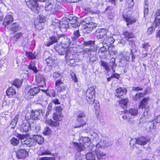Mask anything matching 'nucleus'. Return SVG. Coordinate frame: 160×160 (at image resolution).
<instances>
[{
  "label": "nucleus",
  "mask_w": 160,
  "mask_h": 160,
  "mask_svg": "<svg viewBox=\"0 0 160 160\" xmlns=\"http://www.w3.org/2000/svg\"><path fill=\"white\" fill-rule=\"evenodd\" d=\"M96 87L93 86L89 88L86 92V99L90 104H92L95 97Z\"/></svg>",
  "instance_id": "f257e3e1"
},
{
  "label": "nucleus",
  "mask_w": 160,
  "mask_h": 160,
  "mask_svg": "<svg viewBox=\"0 0 160 160\" xmlns=\"http://www.w3.org/2000/svg\"><path fill=\"white\" fill-rule=\"evenodd\" d=\"M28 7L34 12L37 13L40 9L38 3L36 0H25Z\"/></svg>",
  "instance_id": "f03ea898"
},
{
  "label": "nucleus",
  "mask_w": 160,
  "mask_h": 160,
  "mask_svg": "<svg viewBox=\"0 0 160 160\" xmlns=\"http://www.w3.org/2000/svg\"><path fill=\"white\" fill-rule=\"evenodd\" d=\"M87 119V117L84 112H79L77 116V120L78 122L81 123V124L79 125H76L74 127V128H80L86 124Z\"/></svg>",
  "instance_id": "7ed1b4c3"
},
{
  "label": "nucleus",
  "mask_w": 160,
  "mask_h": 160,
  "mask_svg": "<svg viewBox=\"0 0 160 160\" xmlns=\"http://www.w3.org/2000/svg\"><path fill=\"white\" fill-rule=\"evenodd\" d=\"M88 144H86L81 143L80 144H79L77 143H75V146L78 152L85 150L87 148L86 146L88 147L89 149H90L91 150H92V148L94 147V145H93V144L92 142H90V144L89 145H88Z\"/></svg>",
  "instance_id": "20e7f679"
},
{
  "label": "nucleus",
  "mask_w": 160,
  "mask_h": 160,
  "mask_svg": "<svg viewBox=\"0 0 160 160\" xmlns=\"http://www.w3.org/2000/svg\"><path fill=\"white\" fill-rule=\"evenodd\" d=\"M40 90L38 87H36L31 89L25 94L26 98L27 99L32 98L33 96L39 92Z\"/></svg>",
  "instance_id": "39448f33"
},
{
  "label": "nucleus",
  "mask_w": 160,
  "mask_h": 160,
  "mask_svg": "<svg viewBox=\"0 0 160 160\" xmlns=\"http://www.w3.org/2000/svg\"><path fill=\"white\" fill-rule=\"evenodd\" d=\"M64 46L61 44H57L55 46L54 49L60 55H64L69 50L67 48V47Z\"/></svg>",
  "instance_id": "423d86ee"
},
{
  "label": "nucleus",
  "mask_w": 160,
  "mask_h": 160,
  "mask_svg": "<svg viewBox=\"0 0 160 160\" xmlns=\"http://www.w3.org/2000/svg\"><path fill=\"white\" fill-rule=\"evenodd\" d=\"M62 78L60 79L57 80L55 82L56 89L58 92H61L64 90L65 87L64 84L62 81Z\"/></svg>",
  "instance_id": "0eeeda50"
},
{
  "label": "nucleus",
  "mask_w": 160,
  "mask_h": 160,
  "mask_svg": "<svg viewBox=\"0 0 160 160\" xmlns=\"http://www.w3.org/2000/svg\"><path fill=\"white\" fill-rule=\"evenodd\" d=\"M65 19L63 18L60 21L59 26L57 27L60 29L62 32L66 31L69 27L68 22L66 21Z\"/></svg>",
  "instance_id": "6e6552de"
},
{
  "label": "nucleus",
  "mask_w": 160,
  "mask_h": 160,
  "mask_svg": "<svg viewBox=\"0 0 160 160\" xmlns=\"http://www.w3.org/2000/svg\"><path fill=\"white\" fill-rule=\"evenodd\" d=\"M58 40L61 42V44L65 46V47H68L71 43L70 40L67 37L64 36H61L58 38Z\"/></svg>",
  "instance_id": "1a4fd4ad"
},
{
  "label": "nucleus",
  "mask_w": 160,
  "mask_h": 160,
  "mask_svg": "<svg viewBox=\"0 0 160 160\" xmlns=\"http://www.w3.org/2000/svg\"><path fill=\"white\" fill-rule=\"evenodd\" d=\"M112 145L111 142L102 140L96 145L97 148H107Z\"/></svg>",
  "instance_id": "9d476101"
},
{
  "label": "nucleus",
  "mask_w": 160,
  "mask_h": 160,
  "mask_svg": "<svg viewBox=\"0 0 160 160\" xmlns=\"http://www.w3.org/2000/svg\"><path fill=\"white\" fill-rule=\"evenodd\" d=\"M108 31L104 28L97 29L96 31V33L97 35V38L99 39L104 38L107 36V33Z\"/></svg>",
  "instance_id": "9b49d317"
},
{
  "label": "nucleus",
  "mask_w": 160,
  "mask_h": 160,
  "mask_svg": "<svg viewBox=\"0 0 160 160\" xmlns=\"http://www.w3.org/2000/svg\"><path fill=\"white\" fill-rule=\"evenodd\" d=\"M17 157L18 159L24 158L27 157L28 155V152L24 149L19 150L16 152Z\"/></svg>",
  "instance_id": "f8f14e48"
},
{
  "label": "nucleus",
  "mask_w": 160,
  "mask_h": 160,
  "mask_svg": "<svg viewBox=\"0 0 160 160\" xmlns=\"http://www.w3.org/2000/svg\"><path fill=\"white\" fill-rule=\"evenodd\" d=\"M127 92V89L124 88L120 87L116 90L115 96L120 98L121 97L125 94Z\"/></svg>",
  "instance_id": "ddd939ff"
},
{
  "label": "nucleus",
  "mask_w": 160,
  "mask_h": 160,
  "mask_svg": "<svg viewBox=\"0 0 160 160\" xmlns=\"http://www.w3.org/2000/svg\"><path fill=\"white\" fill-rule=\"evenodd\" d=\"M63 18H65L66 21H68L69 24L70 23L72 24L73 27H75V24H76V23L77 22V18L76 17L73 16L72 15H69L67 17Z\"/></svg>",
  "instance_id": "4468645a"
},
{
  "label": "nucleus",
  "mask_w": 160,
  "mask_h": 160,
  "mask_svg": "<svg viewBox=\"0 0 160 160\" xmlns=\"http://www.w3.org/2000/svg\"><path fill=\"white\" fill-rule=\"evenodd\" d=\"M36 79L39 87H44L46 86L45 79L42 75L37 76Z\"/></svg>",
  "instance_id": "2eb2a0df"
},
{
  "label": "nucleus",
  "mask_w": 160,
  "mask_h": 160,
  "mask_svg": "<svg viewBox=\"0 0 160 160\" xmlns=\"http://www.w3.org/2000/svg\"><path fill=\"white\" fill-rule=\"evenodd\" d=\"M99 148H97L94 151L97 158L98 160H105L103 157L106 155V154L101 151Z\"/></svg>",
  "instance_id": "dca6fc26"
},
{
  "label": "nucleus",
  "mask_w": 160,
  "mask_h": 160,
  "mask_svg": "<svg viewBox=\"0 0 160 160\" xmlns=\"http://www.w3.org/2000/svg\"><path fill=\"white\" fill-rule=\"evenodd\" d=\"M97 26V25L96 24H92L88 25V26H84L85 27L83 29V32L85 33H89L93 30V28Z\"/></svg>",
  "instance_id": "f3484780"
},
{
  "label": "nucleus",
  "mask_w": 160,
  "mask_h": 160,
  "mask_svg": "<svg viewBox=\"0 0 160 160\" xmlns=\"http://www.w3.org/2000/svg\"><path fill=\"white\" fill-rule=\"evenodd\" d=\"M12 16L11 15H7L4 18L3 25L5 26H7L8 25L11 23L13 21Z\"/></svg>",
  "instance_id": "a211bd4d"
},
{
  "label": "nucleus",
  "mask_w": 160,
  "mask_h": 160,
  "mask_svg": "<svg viewBox=\"0 0 160 160\" xmlns=\"http://www.w3.org/2000/svg\"><path fill=\"white\" fill-rule=\"evenodd\" d=\"M21 142L22 144L26 145L28 147H31L34 144V140L30 138L22 141Z\"/></svg>",
  "instance_id": "6ab92c4d"
},
{
  "label": "nucleus",
  "mask_w": 160,
  "mask_h": 160,
  "mask_svg": "<svg viewBox=\"0 0 160 160\" xmlns=\"http://www.w3.org/2000/svg\"><path fill=\"white\" fill-rule=\"evenodd\" d=\"M94 151H90L86 154L87 160H96V155Z\"/></svg>",
  "instance_id": "aec40b11"
},
{
  "label": "nucleus",
  "mask_w": 160,
  "mask_h": 160,
  "mask_svg": "<svg viewBox=\"0 0 160 160\" xmlns=\"http://www.w3.org/2000/svg\"><path fill=\"white\" fill-rule=\"evenodd\" d=\"M30 127L31 124L29 123H23L22 125L21 129L23 132L27 133L31 129Z\"/></svg>",
  "instance_id": "412c9836"
},
{
  "label": "nucleus",
  "mask_w": 160,
  "mask_h": 160,
  "mask_svg": "<svg viewBox=\"0 0 160 160\" xmlns=\"http://www.w3.org/2000/svg\"><path fill=\"white\" fill-rule=\"evenodd\" d=\"M149 140L144 137H142L138 138V144L141 145L146 144Z\"/></svg>",
  "instance_id": "4be33fe9"
},
{
  "label": "nucleus",
  "mask_w": 160,
  "mask_h": 160,
  "mask_svg": "<svg viewBox=\"0 0 160 160\" xmlns=\"http://www.w3.org/2000/svg\"><path fill=\"white\" fill-rule=\"evenodd\" d=\"M41 112L42 110L40 109L32 111L31 113V117L33 119H38Z\"/></svg>",
  "instance_id": "5701e85b"
},
{
  "label": "nucleus",
  "mask_w": 160,
  "mask_h": 160,
  "mask_svg": "<svg viewBox=\"0 0 160 160\" xmlns=\"http://www.w3.org/2000/svg\"><path fill=\"white\" fill-rule=\"evenodd\" d=\"M33 138L34 141L35 140L39 144H41L44 142V138L40 135H35L33 136Z\"/></svg>",
  "instance_id": "b1692460"
},
{
  "label": "nucleus",
  "mask_w": 160,
  "mask_h": 160,
  "mask_svg": "<svg viewBox=\"0 0 160 160\" xmlns=\"http://www.w3.org/2000/svg\"><path fill=\"white\" fill-rule=\"evenodd\" d=\"M54 0H48L46 4V6L45 7V10L47 11L52 12V9L54 4Z\"/></svg>",
  "instance_id": "393cba45"
},
{
  "label": "nucleus",
  "mask_w": 160,
  "mask_h": 160,
  "mask_svg": "<svg viewBox=\"0 0 160 160\" xmlns=\"http://www.w3.org/2000/svg\"><path fill=\"white\" fill-rule=\"evenodd\" d=\"M115 40L112 37H106L104 38L103 41V43H104L107 44H112L114 42Z\"/></svg>",
  "instance_id": "a878e982"
},
{
  "label": "nucleus",
  "mask_w": 160,
  "mask_h": 160,
  "mask_svg": "<svg viewBox=\"0 0 160 160\" xmlns=\"http://www.w3.org/2000/svg\"><path fill=\"white\" fill-rule=\"evenodd\" d=\"M155 16V24L156 27L159 26L160 25V11L159 10L157 11Z\"/></svg>",
  "instance_id": "bb28decb"
},
{
  "label": "nucleus",
  "mask_w": 160,
  "mask_h": 160,
  "mask_svg": "<svg viewBox=\"0 0 160 160\" xmlns=\"http://www.w3.org/2000/svg\"><path fill=\"white\" fill-rule=\"evenodd\" d=\"M16 93V92L13 87H11L7 89L6 94L7 95L9 96L10 97H12L15 95Z\"/></svg>",
  "instance_id": "cd10ccee"
},
{
  "label": "nucleus",
  "mask_w": 160,
  "mask_h": 160,
  "mask_svg": "<svg viewBox=\"0 0 160 160\" xmlns=\"http://www.w3.org/2000/svg\"><path fill=\"white\" fill-rule=\"evenodd\" d=\"M81 22L82 23V24L84 25V26H88V25L90 24H95L92 22V20L90 17L84 18L83 20H82Z\"/></svg>",
  "instance_id": "c85d7f7f"
},
{
  "label": "nucleus",
  "mask_w": 160,
  "mask_h": 160,
  "mask_svg": "<svg viewBox=\"0 0 160 160\" xmlns=\"http://www.w3.org/2000/svg\"><path fill=\"white\" fill-rule=\"evenodd\" d=\"M57 155L58 153H52L49 150L46 149L42 152L39 156L52 155L54 157H57Z\"/></svg>",
  "instance_id": "c756f323"
},
{
  "label": "nucleus",
  "mask_w": 160,
  "mask_h": 160,
  "mask_svg": "<svg viewBox=\"0 0 160 160\" xmlns=\"http://www.w3.org/2000/svg\"><path fill=\"white\" fill-rule=\"evenodd\" d=\"M149 100L148 98H144L143 100L141 102L140 104L139 105L140 108H145L147 105L148 101Z\"/></svg>",
  "instance_id": "7c9ffc66"
},
{
  "label": "nucleus",
  "mask_w": 160,
  "mask_h": 160,
  "mask_svg": "<svg viewBox=\"0 0 160 160\" xmlns=\"http://www.w3.org/2000/svg\"><path fill=\"white\" fill-rule=\"evenodd\" d=\"M63 116L62 114H58L54 113L53 115V118L54 120L56 122H60L62 121Z\"/></svg>",
  "instance_id": "2f4dec72"
},
{
  "label": "nucleus",
  "mask_w": 160,
  "mask_h": 160,
  "mask_svg": "<svg viewBox=\"0 0 160 160\" xmlns=\"http://www.w3.org/2000/svg\"><path fill=\"white\" fill-rule=\"evenodd\" d=\"M50 41H49L45 44V45L47 46H49L54 43L58 42V39L55 36H52L50 38Z\"/></svg>",
  "instance_id": "473e14b6"
},
{
  "label": "nucleus",
  "mask_w": 160,
  "mask_h": 160,
  "mask_svg": "<svg viewBox=\"0 0 160 160\" xmlns=\"http://www.w3.org/2000/svg\"><path fill=\"white\" fill-rule=\"evenodd\" d=\"M74 48H70L69 49L68 51L67 52L66 55L65 56V58L66 59V62L67 61V56L69 58H71L72 57H74V54L73 53H72V51H73Z\"/></svg>",
  "instance_id": "72a5a7b5"
},
{
  "label": "nucleus",
  "mask_w": 160,
  "mask_h": 160,
  "mask_svg": "<svg viewBox=\"0 0 160 160\" xmlns=\"http://www.w3.org/2000/svg\"><path fill=\"white\" fill-rule=\"evenodd\" d=\"M90 61L94 62L98 58V56L96 54V52L94 51H93L90 53Z\"/></svg>",
  "instance_id": "f704fd0d"
},
{
  "label": "nucleus",
  "mask_w": 160,
  "mask_h": 160,
  "mask_svg": "<svg viewBox=\"0 0 160 160\" xmlns=\"http://www.w3.org/2000/svg\"><path fill=\"white\" fill-rule=\"evenodd\" d=\"M123 18L127 22V25L128 26L129 24H132L136 21V19L134 18H129L128 17L125 16L124 15H122Z\"/></svg>",
  "instance_id": "c9c22d12"
},
{
  "label": "nucleus",
  "mask_w": 160,
  "mask_h": 160,
  "mask_svg": "<svg viewBox=\"0 0 160 160\" xmlns=\"http://www.w3.org/2000/svg\"><path fill=\"white\" fill-rule=\"evenodd\" d=\"M123 35L125 37V39L127 40H128V39L129 38H133L134 36L133 33L128 31L123 32Z\"/></svg>",
  "instance_id": "e433bc0d"
},
{
  "label": "nucleus",
  "mask_w": 160,
  "mask_h": 160,
  "mask_svg": "<svg viewBox=\"0 0 160 160\" xmlns=\"http://www.w3.org/2000/svg\"><path fill=\"white\" fill-rule=\"evenodd\" d=\"M31 127L35 129V131L38 132L40 130V127L39 124L35 122L31 124Z\"/></svg>",
  "instance_id": "4c0bfd02"
},
{
  "label": "nucleus",
  "mask_w": 160,
  "mask_h": 160,
  "mask_svg": "<svg viewBox=\"0 0 160 160\" xmlns=\"http://www.w3.org/2000/svg\"><path fill=\"white\" fill-rule=\"evenodd\" d=\"M59 7V4L56 1H54V4H53L52 9L51 13L54 14L57 11H58Z\"/></svg>",
  "instance_id": "58836bf2"
},
{
  "label": "nucleus",
  "mask_w": 160,
  "mask_h": 160,
  "mask_svg": "<svg viewBox=\"0 0 160 160\" xmlns=\"http://www.w3.org/2000/svg\"><path fill=\"white\" fill-rule=\"evenodd\" d=\"M19 27L18 23H14L11 25L9 28V30L14 32H16L19 29Z\"/></svg>",
  "instance_id": "ea45409f"
},
{
  "label": "nucleus",
  "mask_w": 160,
  "mask_h": 160,
  "mask_svg": "<svg viewBox=\"0 0 160 160\" xmlns=\"http://www.w3.org/2000/svg\"><path fill=\"white\" fill-rule=\"evenodd\" d=\"M80 36L79 30H76L74 31L73 35L71 36V38L73 41L76 40Z\"/></svg>",
  "instance_id": "a19ab883"
},
{
  "label": "nucleus",
  "mask_w": 160,
  "mask_h": 160,
  "mask_svg": "<svg viewBox=\"0 0 160 160\" xmlns=\"http://www.w3.org/2000/svg\"><path fill=\"white\" fill-rule=\"evenodd\" d=\"M100 64L107 71L109 72L110 71V67L109 66L107 62L103 61L101 60L100 62Z\"/></svg>",
  "instance_id": "79ce46f5"
},
{
  "label": "nucleus",
  "mask_w": 160,
  "mask_h": 160,
  "mask_svg": "<svg viewBox=\"0 0 160 160\" xmlns=\"http://www.w3.org/2000/svg\"><path fill=\"white\" fill-rule=\"evenodd\" d=\"M22 81L20 80L16 79L13 80L12 82V84L17 88H19L21 85Z\"/></svg>",
  "instance_id": "37998d69"
},
{
  "label": "nucleus",
  "mask_w": 160,
  "mask_h": 160,
  "mask_svg": "<svg viewBox=\"0 0 160 160\" xmlns=\"http://www.w3.org/2000/svg\"><path fill=\"white\" fill-rule=\"evenodd\" d=\"M46 63L49 64L50 66H52L55 62L54 59L52 58V57H49L48 58L45 59Z\"/></svg>",
  "instance_id": "c03bdc74"
},
{
  "label": "nucleus",
  "mask_w": 160,
  "mask_h": 160,
  "mask_svg": "<svg viewBox=\"0 0 160 160\" xmlns=\"http://www.w3.org/2000/svg\"><path fill=\"white\" fill-rule=\"evenodd\" d=\"M91 139L88 137H83L82 136V137L80 138V141L83 142L84 144H88V143L90 141Z\"/></svg>",
  "instance_id": "a18cd8bd"
},
{
  "label": "nucleus",
  "mask_w": 160,
  "mask_h": 160,
  "mask_svg": "<svg viewBox=\"0 0 160 160\" xmlns=\"http://www.w3.org/2000/svg\"><path fill=\"white\" fill-rule=\"evenodd\" d=\"M128 99L127 98L122 99L119 102V103L121 105L122 108L124 109L126 108Z\"/></svg>",
  "instance_id": "49530a36"
},
{
  "label": "nucleus",
  "mask_w": 160,
  "mask_h": 160,
  "mask_svg": "<svg viewBox=\"0 0 160 160\" xmlns=\"http://www.w3.org/2000/svg\"><path fill=\"white\" fill-rule=\"evenodd\" d=\"M111 48L109 47L108 49V50L111 56L112 57V58L114 59L118 55V53L115 50L111 51Z\"/></svg>",
  "instance_id": "de8ad7c7"
},
{
  "label": "nucleus",
  "mask_w": 160,
  "mask_h": 160,
  "mask_svg": "<svg viewBox=\"0 0 160 160\" xmlns=\"http://www.w3.org/2000/svg\"><path fill=\"white\" fill-rule=\"evenodd\" d=\"M47 123L48 125H51L52 127H57L59 125V123L55 122L52 120L50 119L47 121Z\"/></svg>",
  "instance_id": "09e8293b"
},
{
  "label": "nucleus",
  "mask_w": 160,
  "mask_h": 160,
  "mask_svg": "<svg viewBox=\"0 0 160 160\" xmlns=\"http://www.w3.org/2000/svg\"><path fill=\"white\" fill-rule=\"evenodd\" d=\"M144 96V94L142 92L137 93L134 96L133 99L135 101H137L141 98L143 97Z\"/></svg>",
  "instance_id": "8fccbe9b"
},
{
  "label": "nucleus",
  "mask_w": 160,
  "mask_h": 160,
  "mask_svg": "<svg viewBox=\"0 0 160 160\" xmlns=\"http://www.w3.org/2000/svg\"><path fill=\"white\" fill-rule=\"evenodd\" d=\"M128 113L131 116H136L138 115V111L137 109L131 108L128 111Z\"/></svg>",
  "instance_id": "3c124183"
},
{
  "label": "nucleus",
  "mask_w": 160,
  "mask_h": 160,
  "mask_svg": "<svg viewBox=\"0 0 160 160\" xmlns=\"http://www.w3.org/2000/svg\"><path fill=\"white\" fill-rule=\"evenodd\" d=\"M25 54L27 57L30 59H35L36 58V55L34 53H32L30 52L26 51Z\"/></svg>",
  "instance_id": "603ef678"
},
{
  "label": "nucleus",
  "mask_w": 160,
  "mask_h": 160,
  "mask_svg": "<svg viewBox=\"0 0 160 160\" xmlns=\"http://www.w3.org/2000/svg\"><path fill=\"white\" fill-rule=\"evenodd\" d=\"M28 68L32 70L35 73L37 72L38 71L37 68L35 66V63L34 62H32L29 65Z\"/></svg>",
  "instance_id": "864d4df0"
},
{
  "label": "nucleus",
  "mask_w": 160,
  "mask_h": 160,
  "mask_svg": "<svg viewBox=\"0 0 160 160\" xmlns=\"http://www.w3.org/2000/svg\"><path fill=\"white\" fill-rule=\"evenodd\" d=\"M22 58L21 57H18L17 58L16 61V63L14 64V67L15 68H17L19 65L21 63Z\"/></svg>",
  "instance_id": "5fc2aeb1"
},
{
  "label": "nucleus",
  "mask_w": 160,
  "mask_h": 160,
  "mask_svg": "<svg viewBox=\"0 0 160 160\" xmlns=\"http://www.w3.org/2000/svg\"><path fill=\"white\" fill-rule=\"evenodd\" d=\"M11 143L13 146H16L19 143V141L16 138H12L10 140Z\"/></svg>",
  "instance_id": "6e6d98bb"
},
{
  "label": "nucleus",
  "mask_w": 160,
  "mask_h": 160,
  "mask_svg": "<svg viewBox=\"0 0 160 160\" xmlns=\"http://www.w3.org/2000/svg\"><path fill=\"white\" fill-rule=\"evenodd\" d=\"M67 61L66 62L67 64H68L69 65H71L72 64H73L75 62V60L74 58V57H72L71 58H69L67 57Z\"/></svg>",
  "instance_id": "4d7b16f0"
},
{
  "label": "nucleus",
  "mask_w": 160,
  "mask_h": 160,
  "mask_svg": "<svg viewBox=\"0 0 160 160\" xmlns=\"http://www.w3.org/2000/svg\"><path fill=\"white\" fill-rule=\"evenodd\" d=\"M56 158L54 157H44L40 158L39 160H56Z\"/></svg>",
  "instance_id": "13d9d810"
},
{
  "label": "nucleus",
  "mask_w": 160,
  "mask_h": 160,
  "mask_svg": "<svg viewBox=\"0 0 160 160\" xmlns=\"http://www.w3.org/2000/svg\"><path fill=\"white\" fill-rule=\"evenodd\" d=\"M137 143L138 144V138H132L130 142V145L131 147H133Z\"/></svg>",
  "instance_id": "bf43d9fd"
},
{
  "label": "nucleus",
  "mask_w": 160,
  "mask_h": 160,
  "mask_svg": "<svg viewBox=\"0 0 160 160\" xmlns=\"http://www.w3.org/2000/svg\"><path fill=\"white\" fill-rule=\"evenodd\" d=\"M84 11L86 12V13L87 14H93L95 13L96 12L91 9L89 8H86L84 9Z\"/></svg>",
  "instance_id": "052dcab7"
},
{
  "label": "nucleus",
  "mask_w": 160,
  "mask_h": 160,
  "mask_svg": "<svg viewBox=\"0 0 160 160\" xmlns=\"http://www.w3.org/2000/svg\"><path fill=\"white\" fill-rule=\"evenodd\" d=\"M46 94L51 97H54L56 95L55 92L53 89L50 90L48 92L46 93Z\"/></svg>",
  "instance_id": "680f3d73"
},
{
  "label": "nucleus",
  "mask_w": 160,
  "mask_h": 160,
  "mask_svg": "<svg viewBox=\"0 0 160 160\" xmlns=\"http://www.w3.org/2000/svg\"><path fill=\"white\" fill-rule=\"evenodd\" d=\"M52 132L51 129L48 127H46L44 128L43 133L45 135H48L50 134Z\"/></svg>",
  "instance_id": "e2e57ef3"
},
{
  "label": "nucleus",
  "mask_w": 160,
  "mask_h": 160,
  "mask_svg": "<svg viewBox=\"0 0 160 160\" xmlns=\"http://www.w3.org/2000/svg\"><path fill=\"white\" fill-rule=\"evenodd\" d=\"M92 103L94 104V108L96 110H98L99 108V104L97 100L94 99V100H93Z\"/></svg>",
  "instance_id": "0e129e2a"
},
{
  "label": "nucleus",
  "mask_w": 160,
  "mask_h": 160,
  "mask_svg": "<svg viewBox=\"0 0 160 160\" xmlns=\"http://www.w3.org/2000/svg\"><path fill=\"white\" fill-rule=\"evenodd\" d=\"M60 21L58 19H55L54 21L52 22V25L54 26L56 28H57L58 26H59L60 24Z\"/></svg>",
  "instance_id": "69168bd1"
},
{
  "label": "nucleus",
  "mask_w": 160,
  "mask_h": 160,
  "mask_svg": "<svg viewBox=\"0 0 160 160\" xmlns=\"http://www.w3.org/2000/svg\"><path fill=\"white\" fill-rule=\"evenodd\" d=\"M35 28L37 29H38L39 30H41L43 28V25L41 23H35Z\"/></svg>",
  "instance_id": "338daca9"
},
{
  "label": "nucleus",
  "mask_w": 160,
  "mask_h": 160,
  "mask_svg": "<svg viewBox=\"0 0 160 160\" xmlns=\"http://www.w3.org/2000/svg\"><path fill=\"white\" fill-rule=\"evenodd\" d=\"M84 43L86 46H92L94 45V42L91 41L86 42H84Z\"/></svg>",
  "instance_id": "774afa93"
}]
</instances>
